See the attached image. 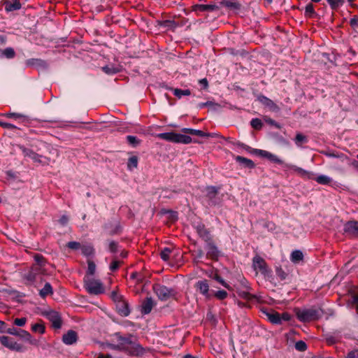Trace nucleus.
<instances>
[{"instance_id": "obj_7", "label": "nucleus", "mask_w": 358, "mask_h": 358, "mask_svg": "<svg viewBox=\"0 0 358 358\" xmlns=\"http://www.w3.org/2000/svg\"><path fill=\"white\" fill-rule=\"evenodd\" d=\"M154 291L158 298L162 301L168 300L170 297L173 295V291L172 289H169L168 287L156 285L154 286Z\"/></svg>"}, {"instance_id": "obj_17", "label": "nucleus", "mask_w": 358, "mask_h": 358, "mask_svg": "<svg viewBox=\"0 0 358 358\" xmlns=\"http://www.w3.org/2000/svg\"><path fill=\"white\" fill-rule=\"evenodd\" d=\"M206 249L207 250V255L212 259H215L219 255V251L214 243L210 240L206 242Z\"/></svg>"}, {"instance_id": "obj_34", "label": "nucleus", "mask_w": 358, "mask_h": 358, "mask_svg": "<svg viewBox=\"0 0 358 358\" xmlns=\"http://www.w3.org/2000/svg\"><path fill=\"white\" fill-rule=\"evenodd\" d=\"M31 330L34 332H38L41 334H43L45 333V327L41 323H36L32 325Z\"/></svg>"}, {"instance_id": "obj_40", "label": "nucleus", "mask_w": 358, "mask_h": 358, "mask_svg": "<svg viewBox=\"0 0 358 358\" xmlns=\"http://www.w3.org/2000/svg\"><path fill=\"white\" fill-rule=\"evenodd\" d=\"M251 126L255 129H260L262 127V121L258 118H255L251 120Z\"/></svg>"}, {"instance_id": "obj_41", "label": "nucleus", "mask_w": 358, "mask_h": 358, "mask_svg": "<svg viewBox=\"0 0 358 358\" xmlns=\"http://www.w3.org/2000/svg\"><path fill=\"white\" fill-rule=\"evenodd\" d=\"M3 54L5 57L10 59L14 57L15 51L11 48H7L3 50Z\"/></svg>"}, {"instance_id": "obj_15", "label": "nucleus", "mask_w": 358, "mask_h": 358, "mask_svg": "<svg viewBox=\"0 0 358 358\" xmlns=\"http://www.w3.org/2000/svg\"><path fill=\"white\" fill-rule=\"evenodd\" d=\"M218 9L219 6L215 4H196L193 6L195 12H212Z\"/></svg>"}, {"instance_id": "obj_47", "label": "nucleus", "mask_w": 358, "mask_h": 358, "mask_svg": "<svg viewBox=\"0 0 358 358\" xmlns=\"http://www.w3.org/2000/svg\"><path fill=\"white\" fill-rule=\"evenodd\" d=\"M276 275L280 280H285L287 277V273L281 268H276Z\"/></svg>"}, {"instance_id": "obj_18", "label": "nucleus", "mask_w": 358, "mask_h": 358, "mask_svg": "<svg viewBox=\"0 0 358 358\" xmlns=\"http://www.w3.org/2000/svg\"><path fill=\"white\" fill-rule=\"evenodd\" d=\"M41 269L39 266L32 267L27 273H24V278L29 282H33L36 280V275L41 273Z\"/></svg>"}, {"instance_id": "obj_60", "label": "nucleus", "mask_w": 358, "mask_h": 358, "mask_svg": "<svg viewBox=\"0 0 358 358\" xmlns=\"http://www.w3.org/2000/svg\"><path fill=\"white\" fill-rule=\"evenodd\" d=\"M346 358H358V351L357 350H353L350 352Z\"/></svg>"}, {"instance_id": "obj_45", "label": "nucleus", "mask_w": 358, "mask_h": 358, "mask_svg": "<svg viewBox=\"0 0 358 358\" xmlns=\"http://www.w3.org/2000/svg\"><path fill=\"white\" fill-rule=\"evenodd\" d=\"M27 322L25 317L16 318L14 320V324L18 327H24Z\"/></svg>"}, {"instance_id": "obj_5", "label": "nucleus", "mask_w": 358, "mask_h": 358, "mask_svg": "<svg viewBox=\"0 0 358 358\" xmlns=\"http://www.w3.org/2000/svg\"><path fill=\"white\" fill-rule=\"evenodd\" d=\"M0 343L10 350L16 352H23L24 350L22 345L14 341L13 338L6 336H0Z\"/></svg>"}, {"instance_id": "obj_27", "label": "nucleus", "mask_w": 358, "mask_h": 358, "mask_svg": "<svg viewBox=\"0 0 358 358\" xmlns=\"http://www.w3.org/2000/svg\"><path fill=\"white\" fill-rule=\"evenodd\" d=\"M303 258V255L300 250H294L291 254V261L294 263H298Z\"/></svg>"}, {"instance_id": "obj_9", "label": "nucleus", "mask_w": 358, "mask_h": 358, "mask_svg": "<svg viewBox=\"0 0 358 358\" xmlns=\"http://www.w3.org/2000/svg\"><path fill=\"white\" fill-rule=\"evenodd\" d=\"M195 288L196 291L199 292L206 299H210L212 296L209 290V285L206 280H199L195 284Z\"/></svg>"}, {"instance_id": "obj_57", "label": "nucleus", "mask_w": 358, "mask_h": 358, "mask_svg": "<svg viewBox=\"0 0 358 358\" xmlns=\"http://www.w3.org/2000/svg\"><path fill=\"white\" fill-rule=\"evenodd\" d=\"M257 153H259L262 157L267 158L268 159L269 156L271 155V152L262 150H257L256 151Z\"/></svg>"}, {"instance_id": "obj_43", "label": "nucleus", "mask_w": 358, "mask_h": 358, "mask_svg": "<svg viewBox=\"0 0 358 358\" xmlns=\"http://www.w3.org/2000/svg\"><path fill=\"white\" fill-rule=\"evenodd\" d=\"M214 296L218 299H224L227 296V292L224 290H219L214 293Z\"/></svg>"}, {"instance_id": "obj_12", "label": "nucleus", "mask_w": 358, "mask_h": 358, "mask_svg": "<svg viewBox=\"0 0 358 358\" xmlns=\"http://www.w3.org/2000/svg\"><path fill=\"white\" fill-rule=\"evenodd\" d=\"M258 101L264 106L267 107L271 111L278 112L280 110L279 106L266 96L262 95L259 96Z\"/></svg>"}, {"instance_id": "obj_48", "label": "nucleus", "mask_w": 358, "mask_h": 358, "mask_svg": "<svg viewBox=\"0 0 358 358\" xmlns=\"http://www.w3.org/2000/svg\"><path fill=\"white\" fill-rule=\"evenodd\" d=\"M111 298L113 299V301L117 302L118 303H120V302H122L123 301L122 300V296L118 294V293L115 291H113L111 292Z\"/></svg>"}, {"instance_id": "obj_64", "label": "nucleus", "mask_w": 358, "mask_h": 358, "mask_svg": "<svg viewBox=\"0 0 358 358\" xmlns=\"http://www.w3.org/2000/svg\"><path fill=\"white\" fill-rule=\"evenodd\" d=\"M85 255H90L92 252V248L91 247H85L83 249Z\"/></svg>"}, {"instance_id": "obj_3", "label": "nucleus", "mask_w": 358, "mask_h": 358, "mask_svg": "<svg viewBox=\"0 0 358 358\" xmlns=\"http://www.w3.org/2000/svg\"><path fill=\"white\" fill-rule=\"evenodd\" d=\"M84 287L88 293L98 295L104 292L101 282L92 276L85 275L84 278Z\"/></svg>"}, {"instance_id": "obj_32", "label": "nucleus", "mask_w": 358, "mask_h": 358, "mask_svg": "<svg viewBox=\"0 0 358 358\" xmlns=\"http://www.w3.org/2000/svg\"><path fill=\"white\" fill-rule=\"evenodd\" d=\"M138 166V157L136 156L131 157L127 162V167L129 170L136 168Z\"/></svg>"}, {"instance_id": "obj_10", "label": "nucleus", "mask_w": 358, "mask_h": 358, "mask_svg": "<svg viewBox=\"0 0 358 358\" xmlns=\"http://www.w3.org/2000/svg\"><path fill=\"white\" fill-rule=\"evenodd\" d=\"M218 189L213 186L207 187L206 188V195L209 199L210 204L217 205L220 203V199L217 198Z\"/></svg>"}, {"instance_id": "obj_37", "label": "nucleus", "mask_w": 358, "mask_h": 358, "mask_svg": "<svg viewBox=\"0 0 358 358\" xmlns=\"http://www.w3.org/2000/svg\"><path fill=\"white\" fill-rule=\"evenodd\" d=\"M307 142V138L306 136L301 134H297L295 138V143L298 146H301V143H306Z\"/></svg>"}, {"instance_id": "obj_11", "label": "nucleus", "mask_w": 358, "mask_h": 358, "mask_svg": "<svg viewBox=\"0 0 358 358\" xmlns=\"http://www.w3.org/2000/svg\"><path fill=\"white\" fill-rule=\"evenodd\" d=\"M20 150H22L23 155L24 157H27L33 160L34 162L41 164L43 163L42 161V156L39 155L38 154L34 152L33 150L26 148L24 146H20Z\"/></svg>"}, {"instance_id": "obj_53", "label": "nucleus", "mask_w": 358, "mask_h": 358, "mask_svg": "<svg viewBox=\"0 0 358 358\" xmlns=\"http://www.w3.org/2000/svg\"><path fill=\"white\" fill-rule=\"evenodd\" d=\"M18 330L19 329H16L15 327L6 328L5 333L16 336L17 335Z\"/></svg>"}, {"instance_id": "obj_42", "label": "nucleus", "mask_w": 358, "mask_h": 358, "mask_svg": "<svg viewBox=\"0 0 358 358\" xmlns=\"http://www.w3.org/2000/svg\"><path fill=\"white\" fill-rule=\"evenodd\" d=\"M295 348L299 351L303 352L305 351L307 348V345L305 342L302 341H297L295 344Z\"/></svg>"}, {"instance_id": "obj_22", "label": "nucleus", "mask_w": 358, "mask_h": 358, "mask_svg": "<svg viewBox=\"0 0 358 358\" xmlns=\"http://www.w3.org/2000/svg\"><path fill=\"white\" fill-rule=\"evenodd\" d=\"M5 10L6 12H11L20 9L21 3L19 0H15L14 2L6 1L4 2Z\"/></svg>"}, {"instance_id": "obj_51", "label": "nucleus", "mask_w": 358, "mask_h": 358, "mask_svg": "<svg viewBox=\"0 0 358 358\" xmlns=\"http://www.w3.org/2000/svg\"><path fill=\"white\" fill-rule=\"evenodd\" d=\"M109 250L110 252L115 253L117 250V243L115 241H110L109 243Z\"/></svg>"}, {"instance_id": "obj_6", "label": "nucleus", "mask_w": 358, "mask_h": 358, "mask_svg": "<svg viewBox=\"0 0 358 358\" xmlns=\"http://www.w3.org/2000/svg\"><path fill=\"white\" fill-rule=\"evenodd\" d=\"M252 266L257 272H259L264 276H268L271 271L268 268L266 262L259 256H255L252 260Z\"/></svg>"}, {"instance_id": "obj_38", "label": "nucleus", "mask_w": 358, "mask_h": 358, "mask_svg": "<svg viewBox=\"0 0 358 358\" xmlns=\"http://www.w3.org/2000/svg\"><path fill=\"white\" fill-rule=\"evenodd\" d=\"M315 14L314 7L311 3L306 5L305 8V15L308 17H312Z\"/></svg>"}, {"instance_id": "obj_50", "label": "nucleus", "mask_w": 358, "mask_h": 358, "mask_svg": "<svg viewBox=\"0 0 358 358\" xmlns=\"http://www.w3.org/2000/svg\"><path fill=\"white\" fill-rule=\"evenodd\" d=\"M351 300L352 303L358 308V289L352 295Z\"/></svg>"}, {"instance_id": "obj_20", "label": "nucleus", "mask_w": 358, "mask_h": 358, "mask_svg": "<svg viewBox=\"0 0 358 358\" xmlns=\"http://www.w3.org/2000/svg\"><path fill=\"white\" fill-rule=\"evenodd\" d=\"M155 303L152 298H147L141 305V312L143 314H148L151 312Z\"/></svg>"}, {"instance_id": "obj_62", "label": "nucleus", "mask_w": 358, "mask_h": 358, "mask_svg": "<svg viewBox=\"0 0 358 358\" xmlns=\"http://www.w3.org/2000/svg\"><path fill=\"white\" fill-rule=\"evenodd\" d=\"M69 218L66 215H63L59 220V223L62 225H65L66 224H67Z\"/></svg>"}, {"instance_id": "obj_56", "label": "nucleus", "mask_w": 358, "mask_h": 358, "mask_svg": "<svg viewBox=\"0 0 358 358\" xmlns=\"http://www.w3.org/2000/svg\"><path fill=\"white\" fill-rule=\"evenodd\" d=\"M107 346L112 349V350H120V345L117 342H113V343H108L107 345Z\"/></svg>"}, {"instance_id": "obj_23", "label": "nucleus", "mask_w": 358, "mask_h": 358, "mask_svg": "<svg viewBox=\"0 0 358 358\" xmlns=\"http://www.w3.org/2000/svg\"><path fill=\"white\" fill-rule=\"evenodd\" d=\"M220 5L222 6L227 7L233 10H238L241 8V4L237 1H234L232 0H224L220 2Z\"/></svg>"}, {"instance_id": "obj_4", "label": "nucleus", "mask_w": 358, "mask_h": 358, "mask_svg": "<svg viewBox=\"0 0 358 358\" xmlns=\"http://www.w3.org/2000/svg\"><path fill=\"white\" fill-rule=\"evenodd\" d=\"M157 137L160 139L177 143L188 144L192 142L190 136L174 132L158 134Z\"/></svg>"}, {"instance_id": "obj_54", "label": "nucleus", "mask_w": 358, "mask_h": 358, "mask_svg": "<svg viewBox=\"0 0 358 358\" xmlns=\"http://www.w3.org/2000/svg\"><path fill=\"white\" fill-rule=\"evenodd\" d=\"M127 141L129 142V144L131 145H136V143H138V139L136 138V137L134 136H127Z\"/></svg>"}, {"instance_id": "obj_36", "label": "nucleus", "mask_w": 358, "mask_h": 358, "mask_svg": "<svg viewBox=\"0 0 358 358\" xmlns=\"http://www.w3.org/2000/svg\"><path fill=\"white\" fill-rule=\"evenodd\" d=\"M332 9L340 7L344 3L345 0H327Z\"/></svg>"}, {"instance_id": "obj_26", "label": "nucleus", "mask_w": 358, "mask_h": 358, "mask_svg": "<svg viewBox=\"0 0 358 358\" xmlns=\"http://www.w3.org/2000/svg\"><path fill=\"white\" fill-rule=\"evenodd\" d=\"M312 179L315 180L320 185H328L332 181V179L330 177L325 175H320L315 178L313 176Z\"/></svg>"}, {"instance_id": "obj_28", "label": "nucleus", "mask_w": 358, "mask_h": 358, "mask_svg": "<svg viewBox=\"0 0 358 358\" xmlns=\"http://www.w3.org/2000/svg\"><path fill=\"white\" fill-rule=\"evenodd\" d=\"M52 293V286L49 282H46L43 289L40 290V295L43 298Z\"/></svg>"}, {"instance_id": "obj_58", "label": "nucleus", "mask_w": 358, "mask_h": 358, "mask_svg": "<svg viewBox=\"0 0 358 358\" xmlns=\"http://www.w3.org/2000/svg\"><path fill=\"white\" fill-rule=\"evenodd\" d=\"M280 323L282 321H289L291 319V316L287 313H283L282 315L280 314Z\"/></svg>"}, {"instance_id": "obj_2", "label": "nucleus", "mask_w": 358, "mask_h": 358, "mask_svg": "<svg viewBox=\"0 0 358 358\" xmlns=\"http://www.w3.org/2000/svg\"><path fill=\"white\" fill-rule=\"evenodd\" d=\"M295 313L298 320L303 322H308L318 320L322 315L321 309L307 308V309H295Z\"/></svg>"}, {"instance_id": "obj_16", "label": "nucleus", "mask_w": 358, "mask_h": 358, "mask_svg": "<svg viewBox=\"0 0 358 358\" xmlns=\"http://www.w3.org/2000/svg\"><path fill=\"white\" fill-rule=\"evenodd\" d=\"M343 230L351 235H358V221H349L344 225Z\"/></svg>"}, {"instance_id": "obj_61", "label": "nucleus", "mask_w": 358, "mask_h": 358, "mask_svg": "<svg viewBox=\"0 0 358 358\" xmlns=\"http://www.w3.org/2000/svg\"><path fill=\"white\" fill-rule=\"evenodd\" d=\"M266 122H268V124H271V125H273L275 126V127L277 128H279L280 126L279 124L275 122L273 120L271 119V118H267V119H265Z\"/></svg>"}, {"instance_id": "obj_63", "label": "nucleus", "mask_w": 358, "mask_h": 358, "mask_svg": "<svg viewBox=\"0 0 358 358\" xmlns=\"http://www.w3.org/2000/svg\"><path fill=\"white\" fill-rule=\"evenodd\" d=\"M6 330V323L0 320V333H5Z\"/></svg>"}, {"instance_id": "obj_1", "label": "nucleus", "mask_w": 358, "mask_h": 358, "mask_svg": "<svg viewBox=\"0 0 358 358\" xmlns=\"http://www.w3.org/2000/svg\"><path fill=\"white\" fill-rule=\"evenodd\" d=\"M134 336L129 334L126 336H122L120 333H115L113 336V342H117L120 347V351L125 352L132 356H142L149 350L139 343L133 341Z\"/></svg>"}, {"instance_id": "obj_30", "label": "nucleus", "mask_w": 358, "mask_h": 358, "mask_svg": "<svg viewBox=\"0 0 358 358\" xmlns=\"http://www.w3.org/2000/svg\"><path fill=\"white\" fill-rule=\"evenodd\" d=\"M191 92L189 90H180V89H174L173 94L178 98L180 99L182 96H189L190 95Z\"/></svg>"}, {"instance_id": "obj_44", "label": "nucleus", "mask_w": 358, "mask_h": 358, "mask_svg": "<svg viewBox=\"0 0 358 358\" xmlns=\"http://www.w3.org/2000/svg\"><path fill=\"white\" fill-rule=\"evenodd\" d=\"M103 71L107 74H114L118 71L117 69L109 66H103Z\"/></svg>"}, {"instance_id": "obj_24", "label": "nucleus", "mask_w": 358, "mask_h": 358, "mask_svg": "<svg viewBox=\"0 0 358 358\" xmlns=\"http://www.w3.org/2000/svg\"><path fill=\"white\" fill-rule=\"evenodd\" d=\"M292 169L296 172L299 175H300L302 177L307 178L308 179L313 178V176H314V174L311 172L307 171L302 168L297 167L296 166H292Z\"/></svg>"}, {"instance_id": "obj_8", "label": "nucleus", "mask_w": 358, "mask_h": 358, "mask_svg": "<svg viewBox=\"0 0 358 358\" xmlns=\"http://www.w3.org/2000/svg\"><path fill=\"white\" fill-rule=\"evenodd\" d=\"M47 319L52 323L55 329H59L62 327V319L59 314L54 310L47 311L45 313Z\"/></svg>"}, {"instance_id": "obj_33", "label": "nucleus", "mask_w": 358, "mask_h": 358, "mask_svg": "<svg viewBox=\"0 0 358 358\" xmlns=\"http://www.w3.org/2000/svg\"><path fill=\"white\" fill-rule=\"evenodd\" d=\"M250 289L238 290V295L244 299L251 300L254 298V296L249 292Z\"/></svg>"}, {"instance_id": "obj_55", "label": "nucleus", "mask_w": 358, "mask_h": 358, "mask_svg": "<svg viewBox=\"0 0 358 358\" xmlns=\"http://www.w3.org/2000/svg\"><path fill=\"white\" fill-rule=\"evenodd\" d=\"M120 264V262L117 260H114L110 265V269L112 271L117 270Z\"/></svg>"}, {"instance_id": "obj_14", "label": "nucleus", "mask_w": 358, "mask_h": 358, "mask_svg": "<svg viewBox=\"0 0 358 358\" xmlns=\"http://www.w3.org/2000/svg\"><path fill=\"white\" fill-rule=\"evenodd\" d=\"M263 314L267 317L268 320L274 324H280V313L273 310H264L262 311Z\"/></svg>"}, {"instance_id": "obj_52", "label": "nucleus", "mask_w": 358, "mask_h": 358, "mask_svg": "<svg viewBox=\"0 0 358 358\" xmlns=\"http://www.w3.org/2000/svg\"><path fill=\"white\" fill-rule=\"evenodd\" d=\"M67 246L73 250H77L80 248V244L78 242L71 241L67 243Z\"/></svg>"}, {"instance_id": "obj_49", "label": "nucleus", "mask_w": 358, "mask_h": 358, "mask_svg": "<svg viewBox=\"0 0 358 358\" xmlns=\"http://www.w3.org/2000/svg\"><path fill=\"white\" fill-rule=\"evenodd\" d=\"M268 159L273 162H275V163H277L278 164H283V161L281 160L278 156L273 155V154H271V155L269 156L268 157Z\"/></svg>"}, {"instance_id": "obj_59", "label": "nucleus", "mask_w": 358, "mask_h": 358, "mask_svg": "<svg viewBox=\"0 0 358 358\" xmlns=\"http://www.w3.org/2000/svg\"><path fill=\"white\" fill-rule=\"evenodd\" d=\"M35 260L38 263V266L41 268L43 263V257L41 255H36Z\"/></svg>"}, {"instance_id": "obj_29", "label": "nucleus", "mask_w": 358, "mask_h": 358, "mask_svg": "<svg viewBox=\"0 0 358 358\" xmlns=\"http://www.w3.org/2000/svg\"><path fill=\"white\" fill-rule=\"evenodd\" d=\"M171 252L172 250L170 248H164L160 252V257L164 261L166 262L169 259Z\"/></svg>"}, {"instance_id": "obj_39", "label": "nucleus", "mask_w": 358, "mask_h": 358, "mask_svg": "<svg viewBox=\"0 0 358 358\" xmlns=\"http://www.w3.org/2000/svg\"><path fill=\"white\" fill-rule=\"evenodd\" d=\"M350 24L353 29V30L358 33V17L354 16L350 20Z\"/></svg>"}, {"instance_id": "obj_31", "label": "nucleus", "mask_w": 358, "mask_h": 358, "mask_svg": "<svg viewBox=\"0 0 358 358\" xmlns=\"http://www.w3.org/2000/svg\"><path fill=\"white\" fill-rule=\"evenodd\" d=\"M236 161L241 164H243L244 165L249 168H252L254 166V163L252 160L241 156L236 157Z\"/></svg>"}, {"instance_id": "obj_25", "label": "nucleus", "mask_w": 358, "mask_h": 358, "mask_svg": "<svg viewBox=\"0 0 358 358\" xmlns=\"http://www.w3.org/2000/svg\"><path fill=\"white\" fill-rule=\"evenodd\" d=\"M117 308L119 313L122 316H127L129 314V310L128 306L125 301L120 302L117 304Z\"/></svg>"}, {"instance_id": "obj_35", "label": "nucleus", "mask_w": 358, "mask_h": 358, "mask_svg": "<svg viewBox=\"0 0 358 358\" xmlns=\"http://www.w3.org/2000/svg\"><path fill=\"white\" fill-rule=\"evenodd\" d=\"M95 271H96L95 264L92 261H89L86 275L92 276L94 274Z\"/></svg>"}, {"instance_id": "obj_21", "label": "nucleus", "mask_w": 358, "mask_h": 358, "mask_svg": "<svg viewBox=\"0 0 358 358\" xmlns=\"http://www.w3.org/2000/svg\"><path fill=\"white\" fill-rule=\"evenodd\" d=\"M196 229L198 234L203 241L208 242L210 240V234L203 224H198Z\"/></svg>"}, {"instance_id": "obj_19", "label": "nucleus", "mask_w": 358, "mask_h": 358, "mask_svg": "<svg viewBox=\"0 0 358 358\" xmlns=\"http://www.w3.org/2000/svg\"><path fill=\"white\" fill-rule=\"evenodd\" d=\"M63 342L66 345H72L77 341V334L73 330H69L63 336Z\"/></svg>"}, {"instance_id": "obj_46", "label": "nucleus", "mask_w": 358, "mask_h": 358, "mask_svg": "<svg viewBox=\"0 0 358 358\" xmlns=\"http://www.w3.org/2000/svg\"><path fill=\"white\" fill-rule=\"evenodd\" d=\"M191 131H192V135H196V136H199L201 137L210 136V134L205 133L201 130L193 129V130H191Z\"/></svg>"}, {"instance_id": "obj_13", "label": "nucleus", "mask_w": 358, "mask_h": 358, "mask_svg": "<svg viewBox=\"0 0 358 358\" xmlns=\"http://www.w3.org/2000/svg\"><path fill=\"white\" fill-rule=\"evenodd\" d=\"M19 337L20 338L22 339L24 341L28 342L29 344L32 345H38V341L34 338L27 331L24 329H20L17 331V335L16 336Z\"/></svg>"}]
</instances>
